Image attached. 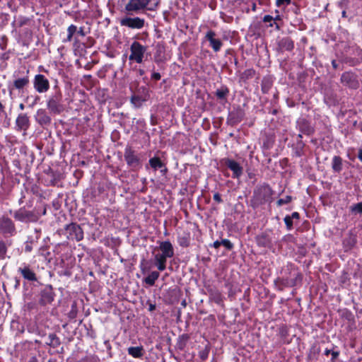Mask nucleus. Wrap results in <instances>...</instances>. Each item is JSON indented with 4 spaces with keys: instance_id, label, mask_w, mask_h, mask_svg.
I'll return each mask as SVG.
<instances>
[{
    "instance_id": "21",
    "label": "nucleus",
    "mask_w": 362,
    "mask_h": 362,
    "mask_svg": "<svg viewBox=\"0 0 362 362\" xmlns=\"http://www.w3.org/2000/svg\"><path fill=\"white\" fill-rule=\"evenodd\" d=\"M210 299L216 304H221L223 302V296L217 289H210L209 291Z\"/></svg>"
},
{
    "instance_id": "2",
    "label": "nucleus",
    "mask_w": 362,
    "mask_h": 362,
    "mask_svg": "<svg viewBox=\"0 0 362 362\" xmlns=\"http://www.w3.org/2000/svg\"><path fill=\"white\" fill-rule=\"evenodd\" d=\"M273 191L267 185L257 187L253 192L251 199L252 206L254 208L272 201Z\"/></svg>"
},
{
    "instance_id": "42",
    "label": "nucleus",
    "mask_w": 362,
    "mask_h": 362,
    "mask_svg": "<svg viewBox=\"0 0 362 362\" xmlns=\"http://www.w3.org/2000/svg\"><path fill=\"white\" fill-rule=\"evenodd\" d=\"M3 114V115H6V112L4 110V106L2 105V103L0 102V115Z\"/></svg>"
},
{
    "instance_id": "33",
    "label": "nucleus",
    "mask_w": 362,
    "mask_h": 362,
    "mask_svg": "<svg viewBox=\"0 0 362 362\" xmlns=\"http://www.w3.org/2000/svg\"><path fill=\"white\" fill-rule=\"evenodd\" d=\"M292 200V197L291 196H286L285 198L279 199L277 201V205L281 206L284 204H288Z\"/></svg>"
},
{
    "instance_id": "51",
    "label": "nucleus",
    "mask_w": 362,
    "mask_h": 362,
    "mask_svg": "<svg viewBox=\"0 0 362 362\" xmlns=\"http://www.w3.org/2000/svg\"><path fill=\"white\" fill-rule=\"evenodd\" d=\"M19 108H20L21 110H24V108H25L24 105H23V103H21V104L19 105Z\"/></svg>"
},
{
    "instance_id": "1",
    "label": "nucleus",
    "mask_w": 362,
    "mask_h": 362,
    "mask_svg": "<svg viewBox=\"0 0 362 362\" xmlns=\"http://www.w3.org/2000/svg\"><path fill=\"white\" fill-rule=\"evenodd\" d=\"M123 11L129 16L137 15L145 11H155L160 0H119Z\"/></svg>"
},
{
    "instance_id": "57",
    "label": "nucleus",
    "mask_w": 362,
    "mask_h": 362,
    "mask_svg": "<svg viewBox=\"0 0 362 362\" xmlns=\"http://www.w3.org/2000/svg\"><path fill=\"white\" fill-rule=\"evenodd\" d=\"M202 357V358H205L206 357V356H205V354H203V356Z\"/></svg>"
},
{
    "instance_id": "10",
    "label": "nucleus",
    "mask_w": 362,
    "mask_h": 362,
    "mask_svg": "<svg viewBox=\"0 0 362 362\" xmlns=\"http://www.w3.org/2000/svg\"><path fill=\"white\" fill-rule=\"evenodd\" d=\"M66 235L71 240L80 241L83 238V232L79 225L71 223L65 228Z\"/></svg>"
},
{
    "instance_id": "23",
    "label": "nucleus",
    "mask_w": 362,
    "mask_h": 362,
    "mask_svg": "<svg viewBox=\"0 0 362 362\" xmlns=\"http://www.w3.org/2000/svg\"><path fill=\"white\" fill-rule=\"evenodd\" d=\"M279 46L281 49H284L287 51H291L294 47L293 42L289 37H284L281 39L279 42Z\"/></svg>"
},
{
    "instance_id": "22",
    "label": "nucleus",
    "mask_w": 362,
    "mask_h": 362,
    "mask_svg": "<svg viewBox=\"0 0 362 362\" xmlns=\"http://www.w3.org/2000/svg\"><path fill=\"white\" fill-rule=\"evenodd\" d=\"M342 159L338 156H334L332 160V168L334 172L339 173L342 170Z\"/></svg>"
},
{
    "instance_id": "5",
    "label": "nucleus",
    "mask_w": 362,
    "mask_h": 362,
    "mask_svg": "<svg viewBox=\"0 0 362 362\" xmlns=\"http://www.w3.org/2000/svg\"><path fill=\"white\" fill-rule=\"evenodd\" d=\"M146 50L147 47L146 46L142 45L137 41L133 42L130 47L129 61H133L138 64L142 63Z\"/></svg>"
},
{
    "instance_id": "17",
    "label": "nucleus",
    "mask_w": 362,
    "mask_h": 362,
    "mask_svg": "<svg viewBox=\"0 0 362 362\" xmlns=\"http://www.w3.org/2000/svg\"><path fill=\"white\" fill-rule=\"evenodd\" d=\"M158 249L161 252L160 254L163 255L168 258H171L174 256L173 246L168 240L159 242Z\"/></svg>"
},
{
    "instance_id": "41",
    "label": "nucleus",
    "mask_w": 362,
    "mask_h": 362,
    "mask_svg": "<svg viewBox=\"0 0 362 362\" xmlns=\"http://www.w3.org/2000/svg\"><path fill=\"white\" fill-rule=\"evenodd\" d=\"M221 245V242H219L218 240H216L214 243L213 247L216 249L218 248Z\"/></svg>"
},
{
    "instance_id": "54",
    "label": "nucleus",
    "mask_w": 362,
    "mask_h": 362,
    "mask_svg": "<svg viewBox=\"0 0 362 362\" xmlns=\"http://www.w3.org/2000/svg\"><path fill=\"white\" fill-rule=\"evenodd\" d=\"M45 214H46V209H43V211H42V215H45Z\"/></svg>"
},
{
    "instance_id": "52",
    "label": "nucleus",
    "mask_w": 362,
    "mask_h": 362,
    "mask_svg": "<svg viewBox=\"0 0 362 362\" xmlns=\"http://www.w3.org/2000/svg\"><path fill=\"white\" fill-rule=\"evenodd\" d=\"M281 20L280 16L277 15L275 18H274V21Z\"/></svg>"
},
{
    "instance_id": "31",
    "label": "nucleus",
    "mask_w": 362,
    "mask_h": 362,
    "mask_svg": "<svg viewBox=\"0 0 362 362\" xmlns=\"http://www.w3.org/2000/svg\"><path fill=\"white\" fill-rule=\"evenodd\" d=\"M350 210L353 214H362V202L357 203L350 207Z\"/></svg>"
},
{
    "instance_id": "48",
    "label": "nucleus",
    "mask_w": 362,
    "mask_h": 362,
    "mask_svg": "<svg viewBox=\"0 0 362 362\" xmlns=\"http://www.w3.org/2000/svg\"><path fill=\"white\" fill-rule=\"evenodd\" d=\"M156 309V305L154 304H150L149 305V311H153Z\"/></svg>"
},
{
    "instance_id": "60",
    "label": "nucleus",
    "mask_w": 362,
    "mask_h": 362,
    "mask_svg": "<svg viewBox=\"0 0 362 362\" xmlns=\"http://www.w3.org/2000/svg\"><path fill=\"white\" fill-rule=\"evenodd\" d=\"M342 15L345 16V11H343Z\"/></svg>"
},
{
    "instance_id": "50",
    "label": "nucleus",
    "mask_w": 362,
    "mask_h": 362,
    "mask_svg": "<svg viewBox=\"0 0 362 362\" xmlns=\"http://www.w3.org/2000/svg\"><path fill=\"white\" fill-rule=\"evenodd\" d=\"M330 353H331V351H330L329 349H326L325 350V354L326 356H328Z\"/></svg>"
},
{
    "instance_id": "24",
    "label": "nucleus",
    "mask_w": 362,
    "mask_h": 362,
    "mask_svg": "<svg viewBox=\"0 0 362 362\" xmlns=\"http://www.w3.org/2000/svg\"><path fill=\"white\" fill-rule=\"evenodd\" d=\"M159 276L160 274L158 272L153 271L144 279V281L149 286H153L156 281L159 278Z\"/></svg>"
},
{
    "instance_id": "7",
    "label": "nucleus",
    "mask_w": 362,
    "mask_h": 362,
    "mask_svg": "<svg viewBox=\"0 0 362 362\" xmlns=\"http://www.w3.org/2000/svg\"><path fill=\"white\" fill-rule=\"evenodd\" d=\"M148 90L142 86L136 90L131 97L130 101L135 108L141 107L144 103L147 101L149 98Z\"/></svg>"
},
{
    "instance_id": "28",
    "label": "nucleus",
    "mask_w": 362,
    "mask_h": 362,
    "mask_svg": "<svg viewBox=\"0 0 362 362\" xmlns=\"http://www.w3.org/2000/svg\"><path fill=\"white\" fill-rule=\"evenodd\" d=\"M77 31V27L74 25H71L69 26L67 29V37L66 39L63 40V42H71L73 38V35L75 34V33Z\"/></svg>"
},
{
    "instance_id": "9",
    "label": "nucleus",
    "mask_w": 362,
    "mask_h": 362,
    "mask_svg": "<svg viewBox=\"0 0 362 362\" xmlns=\"http://www.w3.org/2000/svg\"><path fill=\"white\" fill-rule=\"evenodd\" d=\"M124 157L129 167L132 168H136L141 165V159L139 155L132 147H126Z\"/></svg>"
},
{
    "instance_id": "46",
    "label": "nucleus",
    "mask_w": 362,
    "mask_h": 362,
    "mask_svg": "<svg viewBox=\"0 0 362 362\" xmlns=\"http://www.w3.org/2000/svg\"><path fill=\"white\" fill-rule=\"evenodd\" d=\"M358 158L362 162V149L361 148L359 149V151H358Z\"/></svg>"
},
{
    "instance_id": "27",
    "label": "nucleus",
    "mask_w": 362,
    "mask_h": 362,
    "mask_svg": "<svg viewBox=\"0 0 362 362\" xmlns=\"http://www.w3.org/2000/svg\"><path fill=\"white\" fill-rule=\"evenodd\" d=\"M54 300V296L50 291H44L41 296V303L44 305L51 303Z\"/></svg>"
},
{
    "instance_id": "12",
    "label": "nucleus",
    "mask_w": 362,
    "mask_h": 362,
    "mask_svg": "<svg viewBox=\"0 0 362 362\" xmlns=\"http://www.w3.org/2000/svg\"><path fill=\"white\" fill-rule=\"evenodd\" d=\"M33 87L39 93H46L49 89V80L42 74H37L33 80Z\"/></svg>"
},
{
    "instance_id": "43",
    "label": "nucleus",
    "mask_w": 362,
    "mask_h": 362,
    "mask_svg": "<svg viewBox=\"0 0 362 362\" xmlns=\"http://www.w3.org/2000/svg\"><path fill=\"white\" fill-rule=\"evenodd\" d=\"M290 217H292V219H298L299 218V214L298 212H293Z\"/></svg>"
},
{
    "instance_id": "11",
    "label": "nucleus",
    "mask_w": 362,
    "mask_h": 362,
    "mask_svg": "<svg viewBox=\"0 0 362 362\" xmlns=\"http://www.w3.org/2000/svg\"><path fill=\"white\" fill-rule=\"evenodd\" d=\"M62 94L57 93L51 96L47 103V106L50 112L59 114L63 110V105L61 104Z\"/></svg>"
},
{
    "instance_id": "15",
    "label": "nucleus",
    "mask_w": 362,
    "mask_h": 362,
    "mask_svg": "<svg viewBox=\"0 0 362 362\" xmlns=\"http://www.w3.org/2000/svg\"><path fill=\"white\" fill-rule=\"evenodd\" d=\"M226 165L233 172V178H240L243 175V167L235 160L227 158L225 160Z\"/></svg>"
},
{
    "instance_id": "37",
    "label": "nucleus",
    "mask_w": 362,
    "mask_h": 362,
    "mask_svg": "<svg viewBox=\"0 0 362 362\" xmlns=\"http://www.w3.org/2000/svg\"><path fill=\"white\" fill-rule=\"evenodd\" d=\"M290 3L291 0H276V5L279 7L282 5H288Z\"/></svg>"
},
{
    "instance_id": "53",
    "label": "nucleus",
    "mask_w": 362,
    "mask_h": 362,
    "mask_svg": "<svg viewBox=\"0 0 362 362\" xmlns=\"http://www.w3.org/2000/svg\"><path fill=\"white\" fill-rule=\"evenodd\" d=\"M358 127H359L360 130L362 132V122H361V123L359 124V126H358Z\"/></svg>"
},
{
    "instance_id": "20",
    "label": "nucleus",
    "mask_w": 362,
    "mask_h": 362,
    "mask_svg": "<svg viewBox=\"0 0 362 362\" xmlns=\"http://www.w3.org/2000/svg\"><path fill=\"white\" fill-rule=\"evenodd\" d=\"M167 259L165 256L160 253L153 255L154 264L159 271H164L166 269Z\"/></svg>"
},
{
    "instance_id": "49",
    "label": "nucleus",
    "mask_w": 362,
    "mask_h": 362,
    "mask_svg": "<svg viewBox=\"0 0 362 362\" xmlns=\"http://www.w3.org/2000/svg\"><path fill=\"white\" fill-rule=\"evenodd\" d=\"M78 33L81 35V36H84L85 33L83 32V29L82 28H80L79 30L78 31Z\"/></svg>"
},
{
    "instance_id": "59",
    "label": "nucleus",
    "mask_w": 362,
    "mask_h": 362,
    "mask_svg": "<svg viewBox=\"0 0 362 362\" xmlns=\"http://www.w3.org/2000/svg\"><path fill=\"white\" fill-rule=\"evenodd\" d=\"M18 284H19V281H17V282H16V286H17Z\"/></svg>"
},
{
    "instance_id": "8",
    "label": "nucleus",
    "mask_w": 362,
    "mask_h": 362,
    "mask_svg": "<svg viewBox=\"0 0 362 362\" xmlns=\"http://www.w3.org/2000/svg\"><path fill=\"white\" fill-rule=\"evenodd\" d=\"M340 81L343 86L351 89H357L360 85L358 76L351 71L344 72L341 76Z\"/></svg>"
},
{
    "instance_id": "38",
    "label": "nucleus",
    "mask_w": 362,
    "mask_h": 362,
    "mask_svg": "<svg viewBox=\"0 0 362 362\" xmlns=\"http://www.w3.org/2000/svg\"><path fill=\"white\" fill-rule=\"evenodd\" d=\"M179 244L182 247H187L189 245V241L187 238H180Z\"/></svg>"
},
{
    "instance_id": "14",
    "label": "nucleus",
    "mask_w": 362,
    "mask_h": 362,
    "mask_svg": "<svg viewBox=\"0 0 362 362\" xmlns=\"http://www.w3.org/2000/svg\"><path fill=\"white\" fill-rule=\"evenodd\" d=\"M16 228L13 221L7 217L0 218V233L7 235H13Z\"/></svg>"
},
{
    "instance_id": "25",
    "label": "nucleus",
    "mask_w": 362,
    "mask_h": 362,
    "mask_svg": "<svg viewBox=\"0 0 362 362\" xmlns=\"http://www.w3.org/2000/svg\"><path fill=\"white\" fill-rule=\"evenodd\" d=\"M128 354L134 358H141L143 354L142 346H131L128 348Z\"/></svg>"
},
{
    "instance_id": "32",
    "label": "nucleus",
    "mask_w": 362,
    "mask_h": 362,
    "mask_svg": "<svg viewBox=\"0 0 362 362\" xmlns=\"http://www.w3.org/2000/svg\"><path fill=\"white\" fill-rule=\"evenodd\" d=\"M7 252V247L3 241H0V258L4 259Z\"/></svg>"
},
{
    "instance_id": "40",
    "label": "nucleus",
    "mask_w": 362,
    "mask_h": 362,
    "mask_svg": "<svg viewBox=\"0 0 362 362\" xmlns=\"http://www.w3.org/2000/svg\"><path fill=\"white\" fill-rule=\"evenodd\" d=\"M214 199L218 203H221L223 201L221 195L218 193H215L214 194Z\"/></svg>"
},
{
    "instance_id": "39",
    "label": "nucleus",
    "mask_w": 362,
    "mask_h": 362,
    "mask_svg": "<svg viewBox=\"0 0 362 362\" xmlns=\"http://www.w3.org/2000/svg\"><path fill=\"white\" fill-rule=\"evenodd\" d=\"M161 78V76L159 73L158 72H153L152 74H151V78L153 79V80H156V81H158L160 80Z\"/></svg>"
},
{
    "instance_id": "34",
    "label": "nucleus",
    "mask_w": 362,
    "mask_h": 362,
    "mask_svg": "<svg viewBox=\"0 0 362 362\" xmlns=\"http://www.w3.org/2000/svg\"><path fill=\"white\" fill-rule=\"evenodd\" d=\"M284 222L286 225L287 229L291 230L293 227V219L290 216H286L284 218Z\"/></svg>"
},
{
    "instance_id": "58",
    "label": "nucleus",
    "mask_w": 362,
    "mask_h": 362,
    "mask_svg": "<svg viewBox=\"0 0 362 362\" xmlns=\"http://www.w3.org/2000/svg\"><path fill=\"white\" fill-rule=\"evenodd\" d=\"M298 137L302 138V134H298Z\"/></svg>"
},
{
    "instance_id": "45",
    "label": "nucleus",
    "mask_w": 362,
    "mask_h": 362,
    "mask_svg": "<svg viewBox=\"0 0 362 362\" xmlns=\"http://www.w3.org/2000/svg\"><path fill=\"white\" fill-rule=\"evenodd\" d=\"M39 100H40V97L35 96L33 103L31 104V106H33L34 105H35L38 102Z\"/></svg>"
},
{
    "instance_id": "26",
    "label": "nucleus",
    "mask_w": 362,
    "mask_h": 362,
    "mask_svg": "<svg viewBox=\"0 0 362 362\" xmlns=\"http://www.w3.org/2000/svg\"><path fill=\"white\" fill-rule=\"evenodd\" d=\"M300 132L306 135H310L313 133V128L307 124L305 121H301L298 123Z\"/></svg>"
},
{
    "instance_id": "3",
    "label": "nucleus",
    "mask_w": 362,
    "mask_h": 362,
    "mask_svg": "<svg viewBox=\"0 0 362 362\" xmlns=\"http://www.w3.org/2000/svg\"><path fill=\"white\" fill-rule=\"evenodd\" d=\"M27 73H28V71ZM13 77L15 79L13 80V83L8 84V90L9 96L11 99L13 98L15 90H18L19 92H23L24 88H25L30 83L28 74L21 77H17L16 73L15 72Z\"/></svg>"
},
{
    "instance_id": "6",
    "label": "nucleus",
    "mask_w": 362,
    "mask_h": 362,
    "mask_svg": "<svg viewBox=\"0 0 362 362\" xmlns=\"http://www.w3.org/2000/svg\"><path fill=\"white\" fill-rule=\"evenodd\" d=\"M41 216V214L35 211H27L25 208H21L15 211L13 217L21 222H35Z\"/></svg>"
},
{
    "instance_id": "55",
    "label": "nucleus",
    "mask_w": 362,
    "mask_h": 362,
    "mask_svg": "<svg viewBox=\"0 0 362 362\" xmlns=\"http://www.w3.org/2000/svg\"><path fill=\"white\" fill-rule=\"evenodd\" d=\"M26 250H27V251H30V247H26Z\"/></svg>"
},
{
    "instance_id": "36",
    "label": "nucleus",
    "mask_w": 362,
    "mask_h": 362,
    "mask_svg": "<svg viewBox=\"0 0 362 362\" xmlns=\"http://www.w3.org/2000/svg\"><path fill=\"white\" fill-rule=\"evenodd\" d=\"M263 21L264 23H269V26L270 27H272L274 25V23H272V21H274V17L270 16V15H266L264 16L263 18Z\"/></svg>"
},
{
    "instance_id": "4",
    "label": "nucleus",
    "mask_w": 362,
    "mask_h": 362,
    "mask_svg": "<svg viewBox=\"0 0 362 362\" xmlns=\"http://www.w3.org/2000/svg\"><path fill=\"white\" fill-rule=\"evenodd\" d=\"M119 24L121 26L129 29L141 30L145 27L146 23L143 18L127 15L119 20Z\"/></svg>"
},
{
    "instance_id": "29",
    "label": "nucleus",
    "mask_w": 362,
    "mask_h": 362,
    "mask_svg": "<svg viewBox=\"0 0 362 362\" xmlns=\"http://www.w3.org/2000/svg\"><path fill=\"white\" fill-rule=\"evenodd\" d=\"M149 165L152 168L156 170L158 168H160L163 166V163L160 160V159L158 157H153L149 160Z\"/></svg>"
},
{
    "instance_id": "35",
    "label": "nucleus",
    "mask_w": 362,
    "mask_h": 362,
    "mask_svg": "<svg viewBox=\"0 0 362 362\" xmlns=\"http://www.w3.org/2000/svg\"><path fill=\"white\" fill-rule=\"evenodd\" d=\"M221 245H223L225 247H226L228 250H231L233 247L231 242L228 239H223L221 240Z\"/></svg>"
},
{
    "instance_id": "19",
    "label": "nucleus",
    "mask_w": 362,
    "mask_h": 362,
    "mask_svg": "<svg viewBox=\"0 0 362 362\" xmlns=\"http://www.w3.org/2000/svg\"><path fill=\"white\" fill-rule=\"evenodd\" d=\"M18 272L21 274L23 277L30 281H37V277L35 272L30 269L27 265H24L22 267H19Z\"/></svg>"
},
{
    "instance_id": "13",
    "label": "nucleus",
    "mask_w": 362,
    "mask_h": 362,
    "mask_svg": "<svg viewBox=\"0 0 362 362\" xmlns=\"http://www.w3.org/2000/svg\"><path fill=\"white\" fill-rule=\"evenodd\" d=\"M216 33L212 30H209L206 32L204 38L209 42V45L212 49L215 52H218L221 50L223 42L220 39L216 38Z\"/></svg>"
},
{
    "instance_id": "30",
    "label": "nucleus",
    "mask_w": 362,
    "mask_h": 362,
    "mask_svg": "<svg viewBox=\"0 0 362 362\" xmlns=\"http://www.w3.org/2000/svg\"><path fill=\"white\" fill-rule=\"evenodd\" d=\"M228 94V88H221L216 91V95L218 99H225L226 95Z\"/></svg>"
},
{
    "instance_id": "47",
    "label": "nucleus",
    "mask_w": 362,
    "mask_h": 362,
    "mask_svg": "<svg viewBox=\"0 0 362 362\" xmlns=\"http://www.w3.org/2000/svg\"><path fill=\"white\" fill-rule=\"evenodd\" d=\"M339 355V353L337 351H332V359H335Z\"/></svg>"
},
{
    "instance_id": "44",
    "label": "nucleus",
    "mask_w": 362,
    "mask_h": 362,
    "mask_svg": "<svg viewBox=\"0 0 362 362\" xmlns=\"http://www.w3.org/2000/svg\"><path fill=\"white\" fill-rule=\"evenodd\" d=\"M332 67L334 69H337L338 68V64L337 63L336 60L333 59L332 61Z\"/></svg>"
},
{
    "instance_id": "16",
    "label": "nucleus",
    "mask_w": 362,
    "mask_h": 362,
    "mask_svg": "<svg viewBox=\"0 0 362 362\" xmlns=\"http://www.w3.org/2000/svg\"><path fill=\"white\" fill-rule=\"evenodd\" d=\"M30 127L29 117L26 114H19L16 119V129L18 131H27Z\"/></svg>"
},
{
    "instance_id": "18",
    "label": "nucleus",
    "mask_w": 362,
    "mask_h": 362,
    "mask_svg": "<svg viewBox=\"0 0 362 362\" xmlns=\"http://www.w3.org/2000/svg\"><path fill=\"white\" fill-rule=\"evenodd\" d=\"M35 120L36 122L43 126V125H47L51 123V118L47 115V112L44 109H39L35 115Z\"/></svg>"
},
{
    "instance_id": "56",
    "label": "nucleus",
    "mask_w": 362,
    "mask_h": 362,
    "mask_svg": "<svg viewBox=\"0 0 362 362\" xmlns=\"http://www.w3.org/2000/svg\"><path fill=\"white\" fill-rule=\"evenodd\" d=\"M202 357V358H205L206 357V356H205V354H203V356Z\"/></svg>"
}]
</instances>
